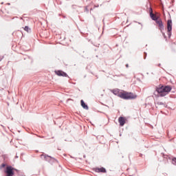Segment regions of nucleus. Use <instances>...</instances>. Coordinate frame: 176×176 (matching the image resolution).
<instances>
[{"mask_svg":"<svg viewBox=\"0 0 176 176\" xmlns=\"http://www.w3.org/2000/svg\"><path fill=\"white\" fill-rule=\"evenodd\" d=\"M2 60V58H0V61Z\"/></svg>","mask_w":176,"mask_h":176,"instance_id":"16","label":"nucleus"},{"mask_svg":"<svg viewBox=\"0 0 176 176\" xmlns=\"http://www.w3.org/2000/svg\"><path fill=\"white\" fill-rule=\"evenodd\" d=\"M150 17L154 21H156L157 20V16H156V15H155V14H153V12L152 11V8H151Z\"/></svg>","mask_w":176,"mask_h":176,"instance_id":"8","label":"nucleus"},{"mask_svg":"<svg viewBox=\"0 0 176 176\" xmlns=\"http://www.w3.org/2000/svg\"><path fill=\"white\" fill-rule=\"evenodd\" d=\"M118 122L120 123V126H123L126 123V120L123 117H120L118 119Z\"/></svg>","mask_w":176,"mask_h":176,"instance_id":"7","label":"nucleus"},{"mask_svg":"<svg viewBox=\"0 0 176 176\" xmlns=\"http://www.w3.org/2000/svg\"><path fill=\"white\" fill-rule=\"evenodd\" d=\"M119 97L123 100H135V98H137V95L131 92L122 91L119 94Z\"/></svg>","mask_w":176,"mask_h":176,"instance_id":"2","label":"nucleus"},{"mask_svg":"<svg viewBox=\"0 0 176 176\" xmlns=\"http://www.w3.org/2000/svg\"><path fill=\"white\" fill-rule=\"evenodd\" d=\"M155 23L158 25L160 27V30L162 31V30H164V25H163V22L160 19V20H156Z\"/></svg>","mask_w":176,"mask_h":176,"instance_id":"5","label":"nucleus"},{"mask_svg":"<svg viewBox=\"0 0 176 176\" xmlns=\"http://www.w3.org/2000/svg\"><path fill=\"white\" fill-rule=\"evenodd\" d=\"M111 92H113L115 94V96H118V97H119V94L122 93V91H120L118 89H113L111 90Z\"/></svg>","mask_w":176,"mask_h":176,"instance_id":"10","label":"nucleus"},{"mask_svg":"<svg viewBox=\"0 0 176 176\" xmlns=\"http://www.w3.org/2000/svg\"><path fill=\"white\" fill-rule=\"evenodd\" d=\"M55 73L58 75V76H65V77L67 76V73L61 70L56 71L55 72Z\"/></svg>","mask_w":176,"mask_h":176,"instance_id":"6","label":"nucleus"},{"mask_svg":"<svg viewBox=\"0 0 176 176\" xmlns=\"http://www.w3.org/2000/svg\"><path fill=\"white\" fill-rule=\"evenodd\" d=\"M172 163H173V164L176 165V158H173V159L172 160Z\"/></svg>","mask_w":176,"mask_h":176,"instance_id":"13","label":"nucleus"},{"mask_svg":"<svg viewBox=\"0 0 176 176\" xmlns=\"http://www.w3.org/2000/svg\"><path fill=\"white\" fill-rule=\"evenodd\" d=\"M24 30L26 31V32H28V31H30V28H28V26H25Z\"/></svg>","mask_w":176,"mask_h":176,"instance_id":"12","label":"nucleus"},{"mask_svg":"<svg viewBox=\"0 0 176 176\" xmlns=\"http://www.w3.org/2000/svg\"><path fill=\"white\" fill-rule=\"evenodd\" d=\"M96 173H107V170L104 168H97L96 169Z\"/></svg>","mask_w":176,"mask_h":176,"instance_id":"9","label":"nucleus"},{"mask_svg":"<svg viewBox=\"0 0 176 176\" xmlns=\"http://www.w3.org/2000/svg\"><path fill=\"white\" fill-rule=\"evenodd\" d=\"M167 30L168 37L170 38L171 36V31L173 30V21H171V19L167 21Z\"/></svg>","mask_w":176,"mask_h":176,"instance_id":"3","label":"nucleus"},{"mask_svg":"<svg viewBox=\"0 0 176 176\" xmlns=\"http://www.w3.org/2000/svg\"><path fill=\"white\" fill-rule=\"evenodd\" d=\"M163 103L160 102V104H162Z\"/></svg>","mask_w":176,"mask_h":176,"instance_id":"18","label":"nucleus"},{"mask_svg":"<svg viewBox=\"0 0 176 176\" xmlns=\"http://www.w3.org/2000/svg\"><path fill=\"white\" fill-rule=\"evenodd\" d=\"M41 157H45V160H47V157H50L49 156H45V155H41Z\"/></svg>","mask_w":176,"mask_h":176,"instance_id":"14","label":"nucleus"},{"mask_svg":"<svg viewBox=\"0 0 176 176\" xmlns=\"http://www.w3.org/2000/svg\"><path fill=\"white\" fill-rule=\"evenodd\" d=\"M80 104L84 109H89V107L86 104V103H85V101H83V100H81Z\"/></svg>","mask_w":176,"mask_h":176,"instance_id":"11","label":"nucleus"},{"mask_svg":"<svg viewBox=\"0 0 176 176\" xmlns=\"http://www.w3.org/2000/svg\"><path fill=\"white\" fill-rule=\"evenodd\" d=\"M171 87L170 86H162L160 85L159 87L156 88V91L158 93V94L160 96V97H164L167 96L170 91H171Z\"/></svg>","mask_w":176,"mask_h":176,"instance_id":"1","label":"nucleus"},{"mask_svg":"<svg viewBox=\"0 0 176 176\" xmlns=\"http://www.w3.org/2000/svg\"><path fill=\"white\" fill-rule=\"evenodd\" d=\"M126 67H129V65H126Z\"/></svg>","mask_w":176,"mask_h":176,"instance_id":"17","label":"nucleus"},{"mask_svg":"<svg viewBox=\"0 0 176 176\" xmlns=\"http://www.w3.org/2000/svg\"><path fill=\"white\" fill-rule=\"evenodd\" d=\"M3 167H5V164H3Z\"/></svg>","mask_w":176,"mask_h":176,"instance_id":"15","label":"nucleus"},{"mask_svg":"<svg viewBox=\"0 0 176 176\" xmlns=\"http://www.w3.org/2000/svg\"><path fill=\"white\" fill-rule=\"evenodd\" d=\"M14 170L16 169L12 166H7L5 173H6L7 176H13L14 175Z\"/></svg>","mask_w":176,"mask_h":176,"instance_id":"4","label":"nucleus"}]
</instances>
